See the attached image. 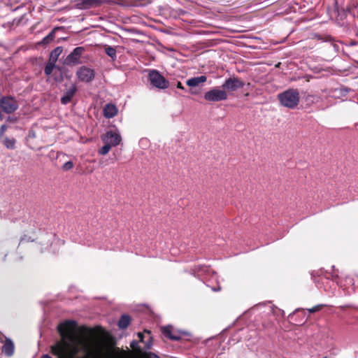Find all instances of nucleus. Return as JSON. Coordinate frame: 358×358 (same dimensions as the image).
Returning <instances> with one entry per match:
<instances>
[{"instance_id": "obj_1", "label": "nucleus", "mask_w": 358, "mask_h": 358, "mask_svg": "<svg viewBox=\"0 0 358 358\" xmlns=\"http://www.w3.org/2000/svg\"><path fill=\"white\" fill-rule=\"evenodd\" d=\"M77 323L66 320L57 326L60 339L50 346L57 358H101L109 351V342L105 336L90 330L85 334L76 332Z\"/></svg>"}, {"instance_id": "obj_2", "label": "nucleus", "mask_w": 358, "mask_h": 358, "mask_svg": "<svg viewBox=\"0 0 358 358\" xmlns=\"http://www.w3.org/2000/svg\"><path fill=\"white\" fill-rule=\"evenodd\" d=\"M278 96L282 106L292 109L296 108L300 101V94L296 89H289Z\"/></svg>"}, {"instance_id": "obj_3", "label": "nucleus", "mask_w": 358, "mask_h": 358, "mask_svg": "<svg viewBox=\"0 0 358 358\" xmlns=\"http://www.w3.org/2000/svg\"><path fill=\"white\" fill-rule=\"evenodd\" d=\"M149 80L152 86L159 90H165L169 87V81L157 70H149Z\"/></svg>"}, {"instance_id": "obj_4", "label": "nucleus", "mask_w": 358, "mask_h": 358, "mask_svg": "<svg viewBox=\"0 0 358 358\" xmlns=\"http://www.w3.org/2000/svg\"><path fill=\"white\" fill-rule=\"evenodd\" d=\"M205 100L211 102H218L227 99L228 94L226 90L213 87L207 91L203 96Z\"/></svg>"}, {"instance_id": "obj_5", "label": "nucleus", "mask_w": 358, "mask_h": 358, "mask_svg": "<svg viewBox=\"0 0 358 358\" xmlns=\"http://www.w3.org/2000/svg\"><path fill=\"white\" fill-rule=\"evenodd\" d=\"M84 47H77L66 57L64 64L67 66H76L82 64L81 56L85 52Z\"/></svg>"}, {"instance_id": "obj_6", "label": "nucleus", "mask_w": 358, "mask_h": 358, "mask_svg": "<svg viewBox=\"0 0 358 358\" xmlns=\"http://www.w3.org/2000/svg\"><path fill=\"white\" fill-rule=\"evenodd\" d=\"M0 107L3 112L10 114L18 108V103L15 99L10 96H3L0 99Z\"/></svg>"}, {"instance_id": "obj_7", "label": "nucleus", "mask_w": 358, "mask_h": 358, "mask_svg": "<svg viewBox=\"0 0 358 358\" xmlns=\"http://www.w3.org/2000/svg\"><path fill=\"white\" fill-rule=\"evenodd\" d=\"M350 90L347 87H340L337 88L325 90L323 91V92L325 93L327 98L329 97L334 98L335 99H343V98L346 97Z\"/></svg>"}, {"instance_id": "obj_8", "label": "nucleus", "mask_w": 358, "mask_h": 358, "mask_svg": "<svg viewBox=\"0 0 358 358\" xmlns=\"http://www.w3.org/2000/svg\"><path fill=\"white\" fill-rule=\"evenodd\" d=\"M245 83L238 77H231L227 79L222 84V87L228 91H236L243 87Z\"/></svg>"}, {"instance_id": "obj_9", "label": "nucleus", "mask_w": 358, "mask_h": 358, "mask_svg": "<svg viewBox=\"0 0 358 358\" xmlns=\"http://www.w3.org/2000/svg\"><path fill=\"white\" fill-rule=\"evenodd\" d=\"M76 76L80 80L90 83L94 78L95 73L92 69L83 66L77 71Z\"/></svg>"}, {"instance_id": "obj_10", "label": "nucleus", "mask_w": 358, "mask_h": 358, "mask_svg": "<svg viewBox=\"0 0 358 358\" xmlns=\"http://www.w3.org/2000/svg\"><path fill=\"white\" fill-rule=\"evenodd\" d=\"M122 138L120 134L116 131H108L106 134L102 137V141L104 143L110 144L113 146H117L120 144Z\"/></svg>"}, {"instance_id": "obj_11", "label": "nucleus", "mask_w": 358, "mask_h": 358, "mask_svg": "<svg viewBox=\"0 0 358 358\" xmlns=\"http://www.w3.org/2000/svg\"><path fill=\"white\" fill-rule=\"evenodd\" d=\"M77 91V87L75 84H72L71 87L65 92L64 96L61 98V103L62 104H67L71 102L73 96Z\"/></svg>"}, {"instance_id": "obj_12", "label": "nucleus", "mask_w": 358, "mask_h": 358, "mask_svg": "<svg viewBox=\"0 0 358 358\" xmlns=\"http://www.w3.org/2000/svg\"><path fill=\"white\" fill-rule=\"evenodd\" d=\"M14 343L11 339L5 338V342L2 346L1 352L6 356L10 357L14 353Z\"/></svg>"}, {"instance_id": "obj_13", "label": "nucleus", "mask_w": 358, "mask_h": 358, "mask_svg": "<svg viewBox=\"0 0 358 358\" xmlns=\"http://www.w3.org/2000/svg\"><path fill=\"white\" fill-rule=\"evenodd\" d=\"M207 80L206 76H200L198 77H193L188 79L186 82L187 85L193 88L199 86L201 84L204 83Z\"/></svg>"}, {"instance_id": "obj_14", "label": "nucleus", "mask_w": 358, "mask_h": 358, "mask_svg": "<svg viewBox=\"0 0 358 358\" xmlns=\"http://www.w3.org/2000/svg\"><path fill=\"white\" fill-rule=\"evenodd\" d=\"M117 113V108L112 103L106 104L103 108V115L106 118H112Z\"/></svg>"}, {"instance_id": "obj_15", "label": "nucleus", "mask_w": 358, "mask_h": 358, "mask_svg": "<svg viewBox=\"0 0 358 358\" xmlns=\"http://www.w3.org/2000/svg\"><path fill=\"white\" fill-rule=\"evenodd\" d=\"M162 332L164 336L170 338L173 341H178L180 339V336L172 333L171 327L167 326L162 328Z\"/></svg>"}, {"instance_id": "obj_16", "label": "nucleus", "mask_w": 358, "mask_h": 358, "mask_svg": "<svg viewBox=\"0 0 358 358\" xmlns=\"http://www.w3.org/2000/svg\"><path fill=\"white\" fill-rule=\"evenodd\" d=\"M103 47L106 54L110 57L113 61H115L117 59V52L115 48L108 45H104Z\"/></svg>"}, {"instance_id": "obj_17", "label": "nucleus", "mask_w": 358, "mask_h": 358, "mask_svg": "<svg viewBox=\"0 0 358 358\" xmlns=\"http://www.w3.org/2000/svg\"><path fill=\"white\" fill-rule=\"evenodd\" d=\"M130 321L131 318L128 315H123L118 322V327L121 329H124L129 326Z\"/></svg>"}, {"instance_id": "obj_18", "label": "nucleus", "mask_w": 358, "mask_h": 358, "mask_svg": "<svg viewBox=\"0 0 358 358\" xmlns=\"http://www.w3.org/2000/svg\"><path fill=\"white\" fill-rule=\"evenodd\" d=\"M57 28L53 29L43 40L39 43L41 45H47L52 41L55 37V32Z\"/></svg>"}, {"instance_id": "obj_19", "label": "nucleus", "mask_w": 358, "mask_h": 358, "mask_svg": "<svg viewBox=\"0 0 358 358\" xmlns=\"http://www.w3.org/2000/svg\"><path fill=\"white\" fill-rule=\"evenodd\" d=\"M63 49L62 47L59 46L55 48L51 52L50 55V61L55 62L57 61L59 56L62 54Z\"/></svg>"}, {"instance_id": "obj_20", "label": "nucleus", "mask_w": 358, "mask_h": 358, "mask_svg": "<svg viewBox=\"0 0 358 358\" xmlns=\"http://www.w3.org/2000/svg\"><path fill=\"white\" fill-rule=\"evenodd\" d=\"M15 143L16 141L13 138L5 137L3 140V145L8 149H14L15 148Z\"/></svg>"}, {"instance_id": "obj_21", "label": "nucleus", "mask_w": 358, "mask_h": 358, "mask_svg": "<svg viewBox=\"0 0 358 358\" xmlns=\"http://www.w3.org/2000/svg\"><path fill=\"white\" fill-rule=\"evenodd\" d=\"M55 66V62H53L52 61H48V63L46 64L44 72L45 75L49 76L52 73L54 68Z\"/></svg>"}, {"instance_id": "obj_22", "label": "nucleus", "mask_w": 358, "mask_h": 358, "mask_svg": "<svg viewBox=\"0 0 358 358\" xmlns=\"http://www.w3.org/2000/svg\"><path fill=\"white\" fill-rule=\"evenodd\" d=\"M112 146L113 145H111L110 143H105V145L99 149V154L103 155H106L107 153H108Z\"/></svg>"}, {"instance_id": "obj_23", "label": "nucleus", "mask_w": 358, "mask_h": 358, "mask_svg": "<svg viewBox=\"0 0 358 358\" xmlns=\"http://www.w3.org/2000/svg\"><path fill=\"white\" fill-rule=\"evenodd\" d=\"M85 3L89 6H99L101 1V0H85Z\"/></svg>"}, {"instance_id": "obj_24", "label": "nucleus", "mask_w": 358, "mask_h": 358, "mask_svg": "<svg viewBox=\"0 0 358 358\" xmlns=\"http://www.w3.org/2000/svg\"><path fill=\"white\" fill-rule=\"evenodd\" d=\"M324 306V304H319V305L313 306L311 308L308 309V310L310 313H313L320 311Z\"/></svg>"}, {"instance_id": "obj_25", "label": "nucleus", "mask_w": 358, "mask_h": 358, "mask_svg": "<svg viewBox=\"0 0 358 358\" xmlns=\"http://www.w3.org/2000/svg\"><path fill=\"white\" fill-rule=\"evenodd\" d=\"M73 167V164L72 162L71 161H69L67 162H66L63 166H62V169L64 171H69L70 169H71Z\"/></svg>"}, {"instance_id": "obj_26", "label": "nucleus", "mask_w": 358, "mask_h": 358, "mask_svg": "<svg viewBox=\"0 0 358 358\" xmlns=\"http://www.w3.org/2000/svg\"><path fill=\"white\" fill-rule=\"evenodd\" d=\"M143 358H159V356L152 352H144Z\"/></svg>"}, {"instance_id": "obj_27", "label": "nucleus", "mask_w": 358, "mask_h": 358, "mask_svg": "<svg viewBox=\"0 0 358 358\" xmlns=\"http://www.w3.org/2000/svg\"><path fill=\"white\" fill-rule=\"evenodd\" d=\"M138 341H131V347L134 350H137V348H138Z\"/></svg>"}, {"instance_id": "obj_28", "label": "nucleus", "mask_w": 358, "mask_h": 358, "mask_svg": "<svg viewBox=\"0 0 358 358\" xmlns=\"http://www.w3.org/2000/svg\"><path fill=\"white\" fill-rule=\"evenodd\" d=\"M6 129V126L5 124L2 125L0 127V136L3 135Z\"/></svg>"}, {"instance_id": "obj_29", "label": "nucleus", "mask_w": 358, "mask_h": 358, "mask_svg": "<svg viewBox=\"0 0 358 358\" xmlns=\"http://www.w3.org/2000/svg\"><path fill=\"white\" fill-rule=\"evenodd\" d=\"M150 340H151V338L150 337L148 341L145 344V348L146 349H150L151 348V346H152V343H151Z\"/></svg>"}, {"instance_id": "obj_30", "label": "nucleus", "mask_w": 358, "mask_h": 358, "mask_svg": "<svg viewBox=\"0 0 358 358\" xmlns=\"http://www.w3.org/2000/svg\"><path fill=\"white\" fill-rule=\"evenodd\" d=\"M176 87L178 89H180L182 90H185V87H183V85H182V83L180 82H178L177 85H176Z\"/></svg>"}, {"instance_id": "obj_31", "label": "nucleus", "mask_w": 358, "mask_h": 358, "mask_svg": "<svg viewBox=\"0 0 358 358\" xmlns=\"http://www.w3.org/2000/svg\"><path fill=\"white\" fill-rule=\"evenodd\" d=\"M138 337L140 341H141V342L143 341V333L138 332Z\"/></svg>"}, {"instance_id": "obj_32", "label": "nucleus", "mask_w": 358, "mask_h": 358, "mask_svg": "<svg viewBox=\"0 0 358 358\" xmlns=\"http://www.w3.org/2000/svg\"><path fill=\"white\" fill-rule=\"evenodd\" d=\"M41 358H52L49 355H43Z\"/></svg>"}, {"instance_id": "obj_33", "label": "nucleus", "mask_w": 358, "mask_h": 358, "mask_svg": "<svg viewBox=\"0 0 358 358\" xmlns=\"http://www.w3.org/2000/svg\"><path fill=\"white\" fill-rule=\"evenodd\" d=\"M189 92H190V94H196V92H195L192 89H191V90H189Z\"/></svg>"}, {"instance_id": "obj_34", "label": "nucleus", "mask_w": 358, "mask_h": 358, "mask_svg": "<svg viewBox=\"0 0 358 358\" xmlns=\"http://www.w3.org/2000/svg\"><path fill=\"white\" fill-rule=\"evenodd\" d=\"M324 358H327V357H324Z\"/></svg>"}]
</instances>
